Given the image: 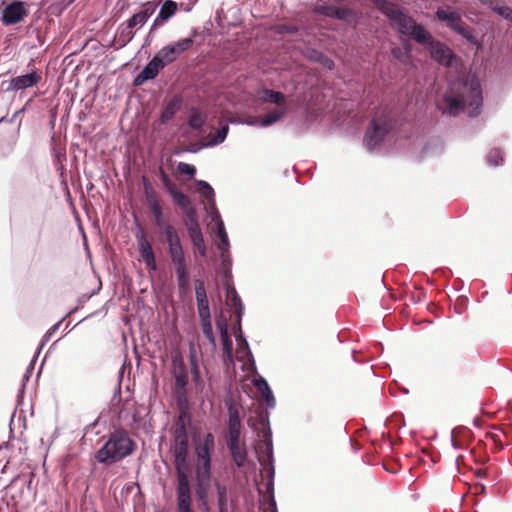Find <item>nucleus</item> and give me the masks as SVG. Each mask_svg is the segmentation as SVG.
I'll use <instances>...</instances> for the list:
<instances>
[{
	"label": "nucleus",
	"mask_w": 512,
	"mask_h": 512,
	"mask_svg": "<svg viewBox=\"0 0 512 512\" xmlns=\"http://www.w3.org/2000/svg\"><path fill=\"white\" fill-rule=\"evenodd\" d=\"M136 238L138 241V248H139L140 255H141L146 267L150 270L155 271L157 268V265H156L155 255H154L153 249L151 247V244L145 238L143 231H139L136 234Z\"/></svg>",
	"instance_id": "nucleus-14"
},
{
	"label": "nucleus",
	"mask_w": 512,
	"mask_h": 512,
	"mask_svg": "<svg viewBox=\"0 0 512 512\" xmlns=\"http://www.w3.org/2000/svg\"><path fill=\"white\" fill-rule=\"evenodd\" d=\"M180 106V101L176 98L170 100L161 112L160 121L162 124L168 123L173 119Z\"/></svg>",
	"instance_id": "nucleus-30"
},
{
	"label": "nucleus",
	"mask_w": 512,
	"mask_h": 512,
	"mask_svg": "<svg viewBox=\"0 0 512 512\" xmlns=\"http://www.w3.org/2000/svg\"><path fill=\"white\" fill-rule=\"evenodd\" d=\"M215 448V438L213 434L207 433L202 441L195 447L197 457L196 467V494L203 506H207L208 486L211 478V456Z\"/></svg>",
	"instance_id": "nucleus-4"
},
{
	"label": "nucleus",
	"mask_w": 512,
	"mask_h": 512,
	"mask_svg": "<svg viewBox=\"0 0 512 512\" xmlns=\"http://www.w3.org/2000/svg\"><path fill=\"white\" fill-rule=\"evenodd\" d=\"M221 267L224 271L225 277L231 274L232 257L230 253H220Z\"/></svg>",
	"instance_id": "nucleus-44"
},
{
	"label": "nucleus",
	"mask_w": 512,
	"mask_h": 512,
	"mask_svg": "<svg viewBox=\"0 0 512 512\" xmlns=\"http://www.w3.org/2000/svg\"><path fill=\"white\" fill-rule=\"evenodd\" d=\"M198 315L200 318V322L202 321H210L211 320V314H210V308L209 306L206 308H201L198 310Z\"/></svg>",
	"instance_id": "nucleus-52"
},
{
	"label": "nucleus",
	"mask_w": 512,
	"mask_h": 512,
	"mask_svg": "<svg viewBox=\"0 0 512 512\" xmlns=\"http://www.w3.org/2000/svg\"><path fill=\"white\" fill-rule=\"evenodd\" d=\"M476 489L478 493L482 494L485 492L486 487L484 485H479V487H476Z\"/></svg>",
	"instance_id": "nucleus-63"
},
{
	"label": "nucleus",
	"mask_w": 512,
	"mask_h": 512,
	"mask_svg": "<svg viewBox=\"0 0 512 512\" xmlns=\"http://www.w3.org/2000/svg\"><path fill=\"white\" fill-rule=\"evenodd\" d=\"M160 232L164 235L168 245V253L177 277L178 289L181 293H186L190 285V274L178 231L171 225Z\"/></svg>",
	"instance_id": "nucleus-5"
},
{
	"label": "nucleus",
	"mask_w": 512,
	"mask_h": 512,
	"mask_svg": "<svg viewBox=\"0 0 512 512\" xmlns=\"http://www.w3.org/2000/svg\"><path fill=\"white\" fill-rule=\"evenodd\" d=\"M444 101L447 108L443 110V114L456 116L460 112L467 111L470 117H475L480 113L483 103L480 83L477 80L461 83L458 94L445 96Z\"/></svg>",
	"instance_id": "nucleus-2"
},
{
	"label": "nucleus",
	"mask_w": 512,
	"mask_h": 512,
	"mask_svg": "<svg viewBox=\"0 0 512 512\" xmlns=\"http://www.w3.org/2000/svg\"><path fill=\"white\" fill-rule=\"evenodd\" d=\"M253 385L255 386L258 393L261 395L262 399L265 401L266 406L269 409L275 408L276 399L266 379L259 375L256 378H254Z\"/></svg>",
	"instance_id": "nucleus-19"
},
{
	"label": "nucleus",
	"mask_w": 512,
	"mask_h": 512,
	"mask_svg": "<svg viewBox=\"0 0 512 512\" xmlns=\"http://www.w3.org/2000/svg\"><path fill=\"white\" fill-rule=\"evenodd\" d=\"M143 182H144V184H143L144 195H145L148 206L160 203L156 191L153 189L152 185L147 181V179L145 177H143Z\"/></svg>",
	"instance_id": "nucleus-38"
},
{
	"label": "nucleus",
	"mask_w": 512,
	"mask_h": 512,
	"mask_svg": "<svg viewBox=\"0 0 512 512\" xmlns=\"http://www.w3.org/2000/svg\"><path fill=\"white\" fill-rule=\"evenodd\" d=\"M259 425L261 426L262 431L258 433V436L261 437L258 448L266 454V458L259 456L258 460L261 466L266 469L267 467L274 465L272 432L268 412L260 416Z\"/></svg>",
	"instance_id": "nucleus-7"
},
{
	"label": "nucleus",
	"mask_w": 512,
	"mask_h": 512,
	"mask_svg": "<svg viewBox=\"0 0 512 512\" xmlns=\"http://www.w3.org/2000/svg\"><path fill=\"white\" fill-rule=\"evenodd\" d=\"M227 447L236 466L242 467L247 458V450L244 445H240V439L228 440Z\"/></svg>",
	"instance_id": "nucleus-22"
},
{
	"label": "nucleus",
	"mask_w": 512,
	"mask_h": 512,
	"mask_svg": "<svg viewBox=\"0 0 512 512\" xmlns=\"http://www.w3.org/2000/svg\"><path fill=\"white\" fill-rule=\"evenodd\" d=\"M287 108H276L275 110L269 112L266 116L259 120L249 122L250 125H257L260 127H269L274 123L278 122L282 119V117L287 113Z\"/></svg>",
	"instance_id": "nucleus-26"
},
{
	"label": "nucleus",
	"mask_w": 512,
	"mask_h": 512,
	"mask_svg": "<svg viewBox=\"0 0 512 512\" xmlns=\"http://www.w3.org/2000/svg\"><path fill=\"white\" fill-rule=\"evenodd\" d=\"M189 362H190V371L192 375V379L196 385L202 384V378L200 375V369L198 364V358L196 354V349L193 343L190 344L189 347Z\"/></svg>",
	"instance_id": "nucleus-28"
},
{
	"label": "nucleus",
	"mask_w": 512,
	"mask_h": 512,
	"mask_svg": "<svg viewBox=\"0 0 512 512\" xmlns=\"http://www.w3.org/2000/svg\"><path fill=\"white\" fill-rule=\"evenodd\" d=\"M381 11L389 19L391 25L402 35L410 37L418 44L429 48L431 58L438 64L451 67L456 60V55L444 43L433 39L430 32L425 27L418 24L412 17L403 13V11L394 3L384 1L381 5Z\"/></svg>",
	"instance_id": "nucleus-1"
},
{
	"label": "nucleus",
	"mask_w": 512,
	"mask_h": 512,
	"mask_svg": "<svg viewBox=\"0 0 512 512\" xmlns=\"http://www.w3.org/2000/svg\"><path fill=\"white\" fill-rule=\"evenodd\" d=\"M205 123V119L202 114L198 111L193 112L190 117L188 124L192 129H200Z\"/></svg>",
	"instance_id": "nucleus-42"
},
{
	"label": "nucleus",
	"mask_w": 512,
	"mask_h": 512,
	"mask_svg": "<svg viewBox=\"0 0 512 512\" xmlns=\"http://www.w3.org/2000/svg\"><path fill=\"white\" fill-rule=\"evenodd\" d=\"M178 5L176 2L172 0H165L160 8V11L157 17L154 19L151 28L150 34L155 31L158 27L162 26L164 22L169 20L172 16L175 15L177 11Z\"/></svg>",
	"instance_id": "nucleus-18"
},
{
	"label": "nucleus",
	"mask_w": 512,
	"mask_h": 512,
	"mask_svg": "<svg viewBox=\"0 0 512 512\" xmlns=\"http://www.w3.org/2000/svg\"><path fill=\"white\" fill-rule=\"evenodd\" d=\"M177 170L181 174H185L190 177H193L196 173V168L193 165L185 163V162H179L177 165Z\"/></svg>",
	"instance_id": "nucleus-49"
},
{
	"label": "nucleus",
	"mask_w": 512,
	"mask_h": 512,
	"mask_svg": "<svg viewBox=\"0 0 512 512\" xmlns=\"http://www.w3.org/2000/svg\"><path fill=\"white\" fill-rule=\"evenodd\" d=\"M228 440L240 439L241 435V420L239 412L234 407H229L228 410Z\"/></svg>",
	"instance_id": "nucleus-21"
},
{
	"label": "nucleus",
	"mask_w": 512,
	"mask_h": 512,
	"mask_svg": "<svg viewBox=\"0 0 512 512\" xmlns=\"http://www.w3.org/2000/svg\"><path fill=\"white\" fill-rule=\"evenodd\" d=\"M195 297H196V301L208 299L203 281L197 280L195 282Z\"/></svg>",
	"instance_id": "nucleus-48"
},
{
	"label": "nucleus",
	"mask_w": 512,
	"mask_h": 512,
	"mask_svg": "<svg viewBox=\"0 0 512 512\" xmlns=\"http://www.w3.org/2000/svg\"><path fill=\"white\" fill-rule=\"evenodd\" d=\"M192 244L195 248V250L199 253L201 257H205L207 253V247L204 241V237H201L199 239H196L192 241Z\"/></svg>",
	"instance_id": "nucleus-50"
},
{
	"label": "nucleus",
	"mask_w": 512,
	"mask_h": 512,
	"mask_svg": "<svg viewBox=\"0 0 512 512\" xmlns=\"http://www.w3.org/2000/svg\"><path fill=\"white\" fill-rule=\"evenodd\" d=\"M37 356H38V354L36 353L34 358H36ZM34 361H35V359H33V360L31 361V363H30L29 367L27 368V371H26V374H25V377H26V378H28V374H29V373L31 372V370H33V368H34Z\"/></svg>",
	"instance_id": "nucleus-60"
},
{
	"label": "nucleus",
	"mask_w": 512,
	"mask_h": 512,
	"mask_svg": "<svg viewBox=\"0 0 512 512\" xmlns=\"http://www.w3.org/2000/svg\"><path fill=\"white\" fill-rule=\"evenodd\" d=\"M229 126H222L213 136L210 137L208 142L204 144L205 147H214L223 143L228 135Z\"/></svg>",
	"instance_id": "nucleus-36"
},
{
	"label": "nucleus",
	"mask_w": 512,
	"mask_h": 512,
	"mask_svg": "<svg viewBox=\"0 0 512 512\" xmlns=\"http://www.w3.org/2000/svg\"><path fill=\"white\" fill-rule=\"evenodd\" d=\"M196 185L198 186L199 192L210 204L211 208L215 211L217 210L215 207V200H214V190L211 187V185L204 181V180H196Z\"/></svg>",
	"instance_id": "nucleus-31"
},
{
	"label": "nucleus",
	"mask_w": 512,
	"mask_h": 512,
	"mask_svg": "<svg viewBox=\"0 0 512 512\" xmlns=\"http://www.w3.org/2000/svg\"><path fill=\"white\" fill-rule=\"evenodd\" d=\"M487 162L490 166L497 167L504 163L503 152L501 149H491L487 155Z\"/></svg>",
	"instance_id": "nucleus-39"
},
{
	"label": "nucleus",
	"mask_w": 512,
	"mask_h": 512,
	"mask_svg": "<svg viewBox=\"0 0 512 512\" xmlns=\"http://www.w3.org/2000/svg\"><path fill=\"white\" fill-rule=\"evenodd\" d=\"M149 209L153 215L154 224L159 229V231L172 225L164 219L163 209L160 203L150 205Z\"/></svg>",
	"instance_id": "nucleus-29"
},
{
	"label": "nucleus",
	"mask_w": 512,
	"mask_h": 512,
	"mask_svg": "<svg viewBox=\"0 0 512 512\" xmlns=\"http://www.w3.org/2000/svg\"><path fill=\"white\" fill-rule=\"evenodd\" d=\"M201 324V330L203 335L206 337L208 342L210 343L212 350L214 351L216 349V338L213 332L212 328V322L210 321H202Z\"/></svg>",
	"instance_id": "nucleus-37"
},
{
	"label": "nucleus",
	"mask_w": 512,
	"mask_h": 512,
	"mask_svg": "<svg viewBox=\"0 0 512 512\" xmlns=\"http://www.w3.org/2000/svg\"><path fill=\"white\" fill-rule=\"evenodd\" d=\"M236 324H237V329L235 332V338H236V342H237V352L242 354L243 356H245L248 362H250L251 364H254L255 360H254L253 354L250 350L248 341L246 340L245 336L242 333L241 322L240 323L236 322Z\"/></svg>",
	"instance_id": "nucleus-23"
},
{
	"label": "nucleus",
	"mask_w": 512,
	"mask_h": 512,
	"mask_svg": "<svg viewBox=\"0 0 512 512\" xmlns=\"http://www.w3.org/2000/svg\"><path fill=\"white\" fill-rule=\"evenodd\" d=\"M63 319L58 321L56 324H54L52 327L48 329V331L44 334L38 348H37V354L40 353V351L43 349V347L46 345V343L50 340V338L58 331L62 324Z\"/></svg>",
	"instance_id": "nucleus-41"
},
{
	"label": "nucleus",
	"mask_w": 512,
	"mask_h": 512,
	"mask_svg": "<svg viewBox=\"0 0 512 512\" xmlns=\"http://www.w3.org/2000/svg\"><path fill=\"white\" fill-rule=\"evenodd\" d=\"M222 349H223V362L225 365H230L233 363V345L231 338L228 340L221 341Z\"/></svg>",
	"instance_id": "nucleus-40"
},
{
	"label": "nucleus",
	"mask_w": 512,
	"mask_h": 512,
	"mask_svg": "<svg viewBox=\"0 0 512 512\" xmlns=\"http://www.w3.org/2000/svg\"><path fill=\"white\" fill-rule=\"evenodd\" d=\"M274 476L275 468L274 465H271L267 469L268 482L266 484V490L270 494V506L273 508L274 512H277L276 501L274 498Z\"/></svg>",
	"instance_id": "nucleus-34"
},
{
	"label": "nucleus",
	"mask_w": 512,
	"mask_h": 512,
	"mask_svg": "<svg viewBox=\"0 0 512 512\" xmlns=\"http://www.w3.org/2000/svg\"><path fill=\"white\" fill-rule=\"evenodd\" d=\"M186 228H187V231H189V229H199L200 225H199V222H196V223L187 225Z\"/></svg>",
	"instance_id": "nucleus-62"
},
{
	"label": "nucleus",
	"mask_w": 512,
	"mask_h": 512,
	"mask_svg": "<svg viewBox=\"0 0 512 512\" xmlns=\"http://www.w3.org/2000/svg\"><path fill=\"white\" fill-rule=\"evenodd\" d=\"M215 487L217 491V504L219 512H229L226 486L216 482Z\"/></svg>",
	"instance_id": "nucleus-32"
},
{
	"label": "nucleus",
	"mask_w": 512,
	"mask_h": 512,
	"mask_svg": "<svg viewBox=\"0 0 512 512\" xmlns=\"http://www.w3.org/2000/svg\"><path fill=\"white\" fill-rule=\"evenodd\" d=\"M319 12L326 17L338 20H348L352 16L351 10L335 5H323L319 8Z\"/></svg>",
	"instance_id": "nucleus-25"
},
{
	"label": "nucleus",
	"mask_w": 512,
	"mask_h": 512,
	"mask_svg": "<svg viewBox=\"0 0 512 512\" xmlns=\"http://www.w3.org/2000/svg\"><path fill=\"white\" fill-rule=\"evenodd\" d=\"M213 220H216V227H217V236L220 239V243L225 245L226 247H230V242L228 238V234L226 232L224 223L220 217V214L218 210L214 211V216L212 217Z\"/></svg>",
	"instance_id": "nucleus-33"
},
{
	"label": "nucleus",
	"mask_w": 512,
	"mask_h": 512,
	"mask_svg": "<svg viewBox=\"0 0 512 512\" xmlns=\"http://www.w3.org/2000/svg\"><path fill=\"white\" fill-rule=\"evenodd\" d=\"M25 15L23 3L15 1L4 8L1 19L5 25H13L20 22Z\"/></svg>",
	"instance_id": "nucleus-15"
},
{
	"label": "nucleus",
	"mask_w": 512,
	"mask_h": 512,
	"mask_svg": "<svg viewBox=\"0 0 512 512\" xmlns=\"http://www.w3.org/2000/svg\"><path fill=\"white\" fill-rule=\"evenodd\" d=\"M190 423V417L187 412L181 411L174 427V441L189 442L187 426Z\"/></svg>",
	"instance_id": "nucleus-20"
},
{
	"label": "nucleus",
	"mask_w": 512,
	"mask_h": 512,
	"mask_svg": "<svg viewBox=\"0 0 512 512\" xmlns=\"http://www.w3.org/2000/svg\"><path fill=\"white\" fill-rule=\"evenodd\" d=\"M497 13L501 15L503 18L512 22V9L508 6H502L497 8Z\"/></svg>",
	"instance_id": "nucleus-51"
},
{
	"label": "nucleus",
	"mask_w": 512,
	"mask_h": 512,
	"mask_svg": "<svg viewBox=\"0 0 512 512\" xmlns=\"http://www.w3.org/2000/svg\"><path fill=\"white\" fill-rule=\"evenodd\" d=\"M166 66L162 60L155 54V56L146 64L142 71L135 77L134 85L139 86L148 80H153L157 77L159 72Z\"/></svg>",
	"instance_id": "nucleus-11"
},
{
	"label": "nucleus",
	"mask_w": 512,
	"mask_h": 512,
	"mask_svg": "<svg viewBox=\"0 0 512 512\" xmlns=\"http://www.w3.org/2000/svg\"><path fill=\"white\" fill-rule=\"evenodd\" d=\"M227 296L229 297L231 306L236 315V322L240 323L242 320V316L244 314V306L241 301V298L234 287L227 288Z\"/></svg>",
	"instance_id": "nucleus-27"
},
{
	"label": "nucleus",
	"mask_w": 512,
	"mask_h": 512,
	"mask_svg": "<svg viewBox=\"0 0 512 512\" xmlns=\"http://www.w3.org/2000/svg\"><path fill=\"white\" fill-rule=\"evenodd\" d=\"M160 179L169 194L178 189L177 185L169 178L163 169H160Z\"/></svg>",
	"instance_id": "nucleus-43"
},
{
	"label": "nucleus",
	"mask_w": 512,
	"mask_h": 512,
	"mask_svg": "<svg viewBox=\"0 0 512 512\" xmlns=\"http://www.w3.org/2000/svg\"><path fill=\"white\" fill-rule=\"evenodd\" d=\"M174 203L179 206L182 211L192 207V202L187 195H185L181 190L177 189L176 191L170 194Z\"/></svg>",
	"instance_id": "nucleus-35"
},
{
	"label": "nucleus",
	"mask_w": 512,
	"mask_h": 512,
	"mask_svg": "<svg viewBox=\"0 0 512 512\" xmlns=\"http://www.w3.org/2000/svg\"><path fill=\"white\" fill-rule=\"evenodd\" d=\"M217 248H218V250H219V253H225V254H226V253H230V250H229V249H230V247H226V246H225V245H223L222 243H220V244L218 245V247H217Z\"/></svg>",
	"instance_id": "nucleus-59"
},
{
	"label": "nucleus",
	"mask_w": 512,
	"mask_h": 512,
	"mask_svg": "<svg viewBox=\"0 0 512 512\" xmlns=\"http://www.w3.org/2000/svg\"><path fill=\"white\" fill-rule=\"evenodd\" d=\"M157 4L153 1H148L142 4L141 10L130 17L125 24L128 28L137 27L142 28L148 21V19L155 13Z\"/></svg>",
	"instance_id": "nucleus-12"
},
{
	"label": "nucleus",
	"mask_w": 512,
	"mask_h": 512,
	"mask_svg": "<svg viewBox=\"0 0 512 512\" xmlns=\"http://www.w3.org/2000/svg\"><path fill=\"white\" fill-rule=\"evenodd\" d=\"M136 450V443L124 429H117L110 433L108 440L95 453L98 463L111 466L132 455Z\"/></svg>",
	"instance_id": "nucleus-3"
},
{
	"label": "nucleus",
	"mask_w": 512,
	"mask_h": 512,
	"mask_svg": "<svg viewBox=\"0 0 512 512\" xmlns=\"http://www.w3.org/2000/svg\"><path fill=\"white\" fill-rule=\"evenodd\" d=\"M188 235H189V237L191 239V242L196 240V239H199V238L203 237L201 228H199V229H189Z\"/></svg>",
	"instance_id": "nucleus-53"
},
{
	"label": "nucleus",
	"mask_w": 512,
	"mask_h": 512,
	"mask_svg": "<svg viewBox=\"0 0 512 512\" xmlns=\"http://www.w3.org/2000/svg\"><path fill=\"white\" fill-rule=\"evenodd\" d=\"M194 43L192 37L182 38L161 48L156 55L162 60L165 66L175 62L181 54L189 50Z\"/></svg>",
	"instance_id": "nucleus-9"
},
{
	"label": "nucleus",
	"mask_w": 512,
	"mask_h": 512,
	"mask_svg": "<svg viewBox=\"0 0 512 512\" xmlns=\"http://www.w3.org/2000/svg\"><path fill=\"white\" fill-rule=\"evenodd\" d=\"M221 341L230 339L229 330L228 331H222L220 333Z\"/></svg>",
	"instance_id": "nucleus-61"
},
{
	"label": "nucleus",
	"mask_w": 512,
	"mask_h": 512,
	"mask_svg": "<svg viewBox=\"0 0 512 512\" xmlns=\"http://www.w3.org/2000/svg\"><path fill=\"white\" fill-rule=\"evenodd\" d=\"M281 32H286L289 34L296 33L298 31V28L296 26H283L280 29Z\"/></svg>",
	"instance_id": "nucleus-56"
},
{
	"label": "nucleus",
	"mask_w": 512,
	"mask_h": 512,
	"mask_svg": "<svg viewBox=\"0 0 512 512\" xmlns=\"http://www.w3.org/2000/svg\"><path fill=\"white\" fill-rule=\"evenodd\" d=\"M183 213L185 216L184 217L185 226L198 222L196 209L193 206L186 209L185 211H183Z\"/></svg>",
	"instance_id": "nucleus-47"
},
{
	"label": "nucleus",
	"mask_w": 512,
	"mask_h": 512,
	"mask_svg": "<svg viewBox=\"0 0 512 512\" xmlns=\"http://www.w3.org/2000/svg\"><path fill=\"white\" fill-rule=\"evenodd\" d=\"M392 129L391 119L387 116H376L370 122L364 137V145L373 152L381 146Z\"/></svg>",
	"instance_id": "nucleus-6"
},
{
	"label": "nucleus",
	"mask_w": 512,
	"mask_h": 512,
	"mask_svg": "<svg viewBox=\"0 0 512 512\" xmlns=\"http://www.w3.org/2000/svg\"><path fill=\"white\" fill-rule=\"evenodd\" d=\"M259 98L263 102L275 104L277 108H287L286 96L282 92L264 88L260 91Z\"/></svg>",
	"instance_id": "nucleus-24"
},
{
	"label": "nucleus",
	"mask_w": 512,
	"mask_h": 512,
	"mask_svg": "<svg viewBox=\"0 0 512 512\" xmlns=\"http://www.w3.org/2000/svg\"><path fill=\"white\" fill-rule=\"evenodd\" d=\"M171 374L174 378V388L177 394L184 395L188 384V372L181 355L172 357Z\"/></svg>",
	"instance_id": "nucleus-10"
},
{
	"label": "nucleus",
	"mask_w": 512,
	"mask_h": 512,
	"mask_svg": "<svg viewBox=\"0 0 512 512\" xmlns=\"http://www.w3.org/2000/svg\"><path fill=\"white\" fill-rule=\"evenodd\" d=\"M188 443L182 441H174L173 445V457H174V466L176 473V486H185L190 485L189 476H188Z\"/></svg>",
	"instance_id": "nucleus-8"
},
{
	"label": "nucleus",
	"mask_w": 512,
	"mask_h": 512,
	"mask_svg": "<svg viewBox=\"0 0 512 512\" xmlns=\"http://www.w3.org/2000/svg\"><path fill=\"white\" fill-rule=\"evenodd\" d=\"M188 235H189V237L191 239V242L196 240V239H199V238L203 237L201 228H199V229H189Z\"/></svg>",
	"instance_id": "nucleus-54"
},
{
	"label": "nucleus",
	"mask_w": 512,
	"mask_h": 512,
	"mask_svg": "<svg viewBox=\"0 0 512 512\" xmlns=\"http://www.w3.org/2000/svg\"><path fill=\"white\" fill-rule=\"evenodd\" d=\"M176 509L177 512H195L192 509L191 485L176 486Z\"/></svg>",
	"instance_id": "nucleus-17"
},
{
	"label": "nucleus",
	"mask_w": 512,
	"mask_h": 512,
	"mask_svg": "<svg viewBox=\"0 0 512 512\" xmlns=\"http://www.w3.org/2000/svg\"><path fill=\"white\" fill-rule=\"evenodd\" d=\"M392 55L397 58V59H400L403 55V52L400 48H394L392 49Z\"/></svg>",
	"instance_id": "nucleus-58"
},
{
	"label": "nucleus",
	"mask_w": 512,
	"mask_h": 512,
	"mask_svg": "<svg viewBox=\"0 0 512 512\" xmlns=\"http://www.w3.org/2000/svg\"><path fill=\"white\" fill-rule=\"evenodd\" d=\"M315 54H317V58H314V61L319 62L322 64L325 68L329 70H333L335 67L334 61L319 51H314Z\"/></svg>",
	"instance_id": "nucleus-45"
},
{
	"label": "nucleus",
	"mask_w": 512,
	"mask_h": 512,
	"mask_svg": "<svg viewBox=\"0 0 512 512\" xmlns=\"http://www.w3.org/2000/svg\"><path fill=\"white\" fill-rule=\"evenodd\" d=\"M436 17L440 21L447 22L448 27L458 34L467 37V30L461 25V18L458 13L440 8L436 11Z\"/></svg>",
	"instance_id": "nucleus-16"
},
{
	"label": "nucleus",
	"mask_w": 512,
	"mask_h": 512,
	"mask_svg": "<svg viewBox=\"0 0 512 512\" xmlns=\"http://www.w3.org/2000/svg\"><path fill=\"white\" fill-rule=\"evenodd\" d=\"M451 443H452V446H453L455 449H457V448H458V444H457V442L454 440V438H453V437L451 438Z\"/></svg>",
	"instance_id": "nucleus-64"
},
{
	"label": "nucleus",
	"mask_w": 512,
	"mask_h": 512,
	"mask_svg": "<svg viewBox=\"0 0 512 512\" xmlns=\"http://www.w3.org/2000/svg\"><path fill=\"white\" fill-rule=\"evenodd\" d=\"M135 32L132 31L131 28L127 27V24H125V27L122 28L120 35H119V41H121V45L125 46L127 43H129L134 38Z\"/></svg>",
	"instance_id": "nucleus-46"
},
{
	"label": "nucleus",
	"mask_w": 512,
	"mask_h": 512,
	"mask_svg": "<svg viewBox=\"0 0 512 512\" xmlns=\"http://www.w3.org/2000/svg\"><path fill=\"white\" fill-rule=\"evenodd\" d=\"M41 76L36 71H31L25 75L13 77L9 80L7 91H20L37 85Z\"/></svg>",
	"instance_id": "nucleus-13"
},
{
	"label": "nucleus",
	"mask_w": 512,
	"mask_h": 512,
	"mask_svg": "<svg viewBox=\"0 0 512 512\" xmlns=\"http://www.w3.org/2000/svg\"><path fill=\"white\" fill-rule=\"evenodd\" d=\"M197 309L206 308L209 306V301L207 300H197Z\"/></svg>",
	"instance_id": "nucleus-57"
},
{
	"label": "nucleus",
	"mask_w": 512,
	"mask_h": 512,
	"mask_svg": "<svg viewBox=\"0 0 512 512\" xmlns=\"http://www.w3.org/2000/svg\"><path fill=\"white\" fill-rule=\"evenodd\" d=\"M216 325H217V328L220 333H222V331H228V324H227L226 319H224V318L218 319L216 321Z\"/></svg>",
	"instance_id": "nucleus-55"
}]
</instances>
